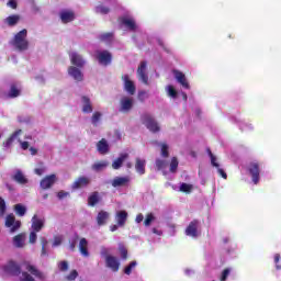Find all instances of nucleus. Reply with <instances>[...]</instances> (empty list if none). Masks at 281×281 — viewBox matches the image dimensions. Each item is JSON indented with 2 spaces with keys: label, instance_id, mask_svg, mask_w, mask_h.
<instances>
[{
  "label": "nucleus",
  "instance_id": "nucleus-5",
  "mask_svg": "<svg viewBox=\"0 0 281 281\" xmlns=\"http://www.w3.org/2000/svg\"><path fill=\"white\" fill-rule=\"evenodd\" d=\"M248 172L251 176L255 186H258V183H260V165L258 162H250Z\"/></svg>",
  "mask_w": 281,
  "mask_h": 281
},
{
  "label": "nucleus",
  "instance_id": "nucleus-52",
  "mask_svg": "<svg viewBox=\"0 0 281 281\" xmlns=\"http://www.w3.org/2000/svg\"><path fill=\"white\" fill-rule=\"evenodd\" d=\"M76 278H78V271L77 270H72L67 277L66 279L68 281H74L76 280Z\"/></svg>",
  "mask_w": 281,
  "mask_h": 281
},
{
  "label": "nucleus",
  "instance_id": "nucleus-23",
  "mask_svg": "<svg viewBox=\"0 0 281 281\" xmlns=\"http://www.w3.org/2000/svg\"><path fill=\"white\" fill-rule=\"evenodd\" d=\"M13 181L15 183H19L20 186H26L29 183L27 178H25V175H23V171L16 170L15 173L12 176Z\"/></svg>",
  "mask_w": 281,
  "mask_h": 281
},
{
  "label": "nucleus",
  "instance_id": "nucleus-19",
  "mask_svg": "<svg viewBox=\"0 0 281 281\" xmlns=\"http://www.w3.org/2000/svg\"><path fill=\"white\" fill-rule=\"evenodd\" d=\"M70 63L71 65H75V67H85V59L82 58V55L78 53L70 54Z\"/></svg>",
  "mask_w": 281,
  "mask_h": 281
},
{
  "label": "nucleus",
  "instance_id": "nucleus-2",
  "mask_svg": "<svg viewBox=\"0 0 281 281\" xmlns=\"http://www.w3.org/2000/svg\"><path fill=\"white\" fill-rule=\"evenodd\" d=\"M142 123L150 131V133H159L161 128L159 127V123L153 117V115L145 113L140 116Z\"/></svg>",
  "mask_w": 281,
  "mask_h": 281
},
{
  "label": "nucleus",
  "instance_id": "nucleus-26",
  "mask_svg": "<svg viewBox=\"0 0 281 281\" xmlns=\"http://www.w3.org/2000/svg\"><path fill=\"white\" fill-rule=\"evenodd\" d=\"M135 170L138 175H146V159L136 158Z\"/></svg>",
  "mask_w": 281,
  "mask_h": 281
},
{
  "label": "nucleus",
  "instance_id": "nucleus-64",
  "mask_svg": "<svg viewBox=\"0 0 281 281\" xmlns=\"http://www.w3.org/2000/svg\"><path fill=\"white\" fill-rule=\"evenodd\" d=\"M135 221L136 223H142L144 221V214L142 213L137 214Z\"/></svg>",
  "mask_w": 281,
  "mask_h": 281
},
{
  "label": "nucleus",
  "instance_id": "nucleus-13",
  "mask_svg": "<svg viewBox=\"0 0 281 281\" xmlns=\"http://www.w3.org/2000/svg\"><path fill=\"white\" fill-rule=\"evenodd\" d=\"M173 76H175L177 82H179V85H181V87H183V89H190V83L188 82V79L186 78V74H183L181 70H173Z\"/></svg>",
  "mask_w": 281,
  "mask_h": 281
},
{
  "label": "nucleus",
  "instance_id": "nucleus-22",
  "mask_svg": "<svg viewBox=\"0 0 281 281\" xmlns=\"http://www.w3.org/2000/svg\"><path fill=\"white\" fill-rule=\"evenodd\" d=\"M128 157L127 153L120 154V157H117L113 162H112V168L113 170H120L122 166L124 165V161H126V158Z\"/></svg>",
  "mask_w": 281,
  "mask_h": 281
},
{
  "label": "nucleus",
  "instance_id": "nucleus-45",
  "mask_svg": "<svg viewBox=\"0 0 281 281\" xmlns=\"http://www.w3.org/2000/svg\"><path fill=\"white\" fill-rule=\"evenodd\" d=\"M119 251L123 260H126V258H128V249H126V247L120 246Z\"/></svg>",
  "mask_w": 281,
  "mask_h": 281
},
{
  "label": "nucleus",
  "instance_id": "nucleus-42",
  "mask_svg": "<svg viewBox=\"0 0 281 281\" xmlns=\"http://www.w3.org/2000/svg\"><path fill=\"white\" fill-rule=\"evenodd\" d=\"M102 119V114L100 112H94L92 114V117H91V123L94 125V126H98V122H100V120Z\"/></svg>",
  "mask_w": 281,
  "mask_h": 281
},
{
  "label": "nucleus",
  "instance_id": "nucleus-20",
  "mask_svg": "<svg viewBox=\"0 0 281 281\" xmlns=\"http://www.w3.org/2000/svg\"><path fill=\"white\" fill-rule=\"evenodd\" d=\"M115 221L119 227H124L126 221H128V213L126 211H119L115 215Z\"/></svg>",
  "mask_w": 281,
  "mask_h": 281
},
{
  "label": "nucleus",
  "instance_id": "nucleus-50",
  "mask_svg": "<svg viewBox=\"0 0 281 281\" xmlns=\"http://www.w3.org/2000/svg\"><path fill=\"white\" fill-rule=\"evenodd\" d=\"M36 234H38V233L34 232V231L30 233L29 243L31 245H34V243H36V239L38 238V236Z\"/></svg>",
  "mask_w": 281,
  "mask_h": 281
},
{
  "label": "nucleus",
  "instance_id": "nucleus-46",
  "mask_svg": "<svg viewBox=\"0 0 281 281\" xmlns=\"http://www.w3.org/2000/svg\"><path fill=\"white\" fill-rule=\"evenodd\" d=\"M78 240H80V237L78 235H75V237L69 244L70 251H76V245L78 244Z\"/></svg>",
  "mask_w": 281,
  "mask_h": 281
},
{
  "label": "nucleus",
  "instance_id": "nucleus-53",
  "mask_svg": "<svg viewBox=\"0 0 281 281\" xmlns=\"http://www.w3.org/2000/svg\"><path fill=\"white\" fill-rule=\"evenodd\" d=\"M146 99H148V92H146V91H144V90L139 91V92H138V100H139L140 102H144V100H146Z\"/></svg>",
  "mask_w": 281,
  "mask_h": 281
},
{
  "label": "nucleus",
  "instance_id": "nucleus-61",
  "mask_svg": "<svg viewBox=\"0 0 281 281\" xmlns=\"http://www.w3.org/2000/svg\"><path fill=\"white\" fill-rule=\"evenodd\" d=\"M158 45H159L160 47H162V49H164L165 52H167V54H170V49H169L168 47H166V44H164V41H162V40H158Z\"/></svg>",
  "mask_w": 281,
  "mask_h": 281
},
{
  "label": "nucleus",
  "instance_id": "nucleus-62",
  "mask_svg": "<svg viewBox=\"0 0 281 281\" xmlns=\"http://www.w3.org/2000/svg\"><path fill=\"white\" fill-rule=\"evenodd\" d=\"M61 244H63V239L60 237H55L53 247H58Z\"/></svg>",
  "mask_w": 281,
  "mask_h": 281
},
{
  "label": "nucleus",
  "instance_id": "nucleus-1",
  "mask_svg": "<svg viewBox=\"0 0 281 281\" xmlns=\"http://www.w3.org/2000/svg\"><path fill=\"white\" fill-rule=\"evenodd\" d=\"M11 45L18 49V52H25L30 47V42L27 41V30L23 29L22 31L18 32L12 42Z\"/></svg>",
  "mask_w": 281,
  "mask_h": 281
},
{
  "label": "nucleus",
  "instance_id": "nucleus-9",
  "mask_svg": "<svg viewBox=\"0 0 281 281\" xmlns=\"http://www.w3.org/2000/svg\"><path fill=\"white\" fill-rule=\"evenodd\" d=\"M121 80L124 82V90L130 94V95H135V82L131 80V77L128 75H122Z\"/></svg>",
  "mask_w": 281,
  "mask_h": 281
},
{
  "label": "nucleus",
  "instance_id": "nucleus-41",
  "mask_svg": "<svg viewBox=\"0 0 281 281\" xmlns=\"http://www.w3.org/2000/svg\"><path fill=\"white\" fill-rule=\"evenodd\" d=\"M180 192H184L187 194H190V192H192V184H189V183H181L180 184Z\"/></svg>",
  "mask_w": 281,
  "mask_h": 281
},
{
  "label": "nucleus",
  "instance_id": "nucleus-7",
  "mask_svg": "<svg viewBox=\"0 0 281 281\" xmlns=\"http://www.w3.org/2000/svg\"><path fill=\"white\" fill-rule=\"evenodd\" d=\"M5 227H10L11 234H14V232H18V229L21 228V221H16V217H14V214H9L5 217Z\"/></svg>",
  "mask_w": 281,
  "mask_h": 281
},
{
  "label": "nucleus",
  "instance_id": "nucleus-57",
  "mask_svg": "<svg viewBox=\"0 0 281 281\" xmlns=\"http://www.w3.org/2000/svg\"><path fill=\"white\" fill-rule=\"evenodd\" d=\"M102 41H111L113 38V33H105L100 36Z\"/></svg>",
  "mask_w": 281,
  "mask_h": 281
},
{
  "label": "nucleus",
  "instance_id": "nucleus-3",
  "mask_svg": "<svg viewBox=\"0 0 281 281\" xmlns=\"http://www.w3.org/2000/svg\"><path fill=\"white\" fill-rule=\"evenodd\" d=\"M2 269L7 276H21V266L14 260L8 261Z\"/></svg>",
  "mask_w": 281,
  "mask_h": 281
},
{
  "label": "nucleus",
  "instance_id": "nucleus-36",
  "mask_svg": "<svg viewBox=\"0 0 281 281\" xmlns=\"http://www.w3.org/2000/svg\"><path fill=\"white\" fill-rule=\"evenodd\" d=\"M13 210L16 216H25V214L27 213V207H25V205L23 204H15L13 206Z\"/></svg>",
  "mask_w": 281,
  "mask_h": 281
},
{
  "label": "nucleus",
  "instance_id": "nucleus-39",
  "mask_svg": "<svg viewBox=\"0 0 281 281\" xmlns=\"http://www.w3.org/2000/svg\"><path fill=\"white\" fill-rule=\"evenodd\" d=\"M97 14H109L111 12V9L109 7L99 4L95 7Z\"/></svg>",
  "mask_w": 281,
  "mask_h": 281
},
{
  "label": "nucleus",
  "instance_id": "nucleus-38",
  "mask_svg": "<svg viewBox=\"0 0 281 281\" xmlns=\"http://www.w3.org/2000/svg\"><path fill=\"white\" fill-rule=\"evenodd\" d=\"M155 214L153 213H148L143 222V225L145 227H150V225L153 224V222L155 221Z\"/></svg>",
  "mask_w": 281,
  "mask_h": 281
},
{
  "label": "nucleus",
  "instance_id": "nucleus-21",
  "mask_svg": "<svg viewBox=\"0 0 281 281\" xmlns=\"http://www.w3.org/2000/svg\"><path fill=\"white\" fill-rule=\"evenodd\" d=\"M102 201V198H100V192L93 191L89 196H88V205L89 207H95L98 203Z\"/></svg>",
  "mask_w": 281,
  "mask_h": 281
},
{
  "label": "nucleus",
  "instance_id": "nucleus-6",
  "mask_svg": "<svg viewBox=\"0 0 281 281\" xmlns=\"http://www.w3.org/2000/svg\"><path fill=\"white\" fill-rule=\"evenodd\" d=\"M97 60L99 61V65L108 67L113 60V55H111L109 50H99L97 52Z\"/></svg>",
  "mask_w": 281,
  "mask_h": 281
},
{
  "label": "nucleus",
  "instance_id": "nucleus-4",
  "mask_svg": "<svg viewBox=\"0 0 281 281\" xmlns=\"http://www.w3.org/2000/svg\"><path fill=\"white\" fill-rule=\"evenodd\" d=\"M91 186V178L87 176L78 177L71 184V190H82L85 188H89Z\"/></svg>",
  "mask_w": 281,
  "mask_h": 281
},
{
  "label": "nucleus",
  "instance_id": "nucleus-29",
  "mask_svg": "<svg viewBox=\"0 0 281 281\" xmlns=\"http://www.w3.org/2000/svg\"><path fill=\"white\" fill-rule=\"evenodd\" d=\"M97 149L101 155H106V153H109V143L102 138L98 142Z\"/></svg>",
  "mask_w": 281,
  "mask_h": 281
},
{
  "label": "nucleus",
  "instance_id": "nucleus-56",
  "mask_svg": "<svg viewBox=\"0 0 281 281\" xmlns=\"http://www.w3.org/2000/svg\"><path fill=\"white\" fill-rule=\"evenodd\" d=\"M60 271H67L69 269V263L67 261L59 262Z\"/></svg>",
  "mask_w": 281,
  "mask_h": 281
},
{
  "label": "nucleus",
  "instance_id": "nucleus-37",
  "mask_svg": "<svg viewBox=\"0 0 281 281\" xmlns=\"http://www.w3.org/2000/svg\"><path fill=\"white\" fill-rule=\"evenodd\" d=\"M169 172H177V169L179 168V160L177 159V157H172L170 165H169Z\"/></svg>",
  "mask_w": 281,
  "mask_h": 281
},
{
  "label": "nucleus",
  "instance_id": "nucleus-28",
  "mask_svg": "<svg viewBox=\"0 0 281 281\" xmlns=\"http://www.w3.org/2000/svg\"><path fill=\"white\" fill-rule=\"evenodd\" d=\"M82 113H93V105L91 104V99L89 97H82Z\"/></svg>",
  "mask_w": 281,
  "mask_h": 281
},
{
  "label": "nucleus",
  "instance_id": "nucleus-31",
  "mask_svg": "<svg viewBox=\"0 0 281 281\" xmlns=\"http://www.w3.org/2000/svg\"><path fill=\"white\" fill-rule=\"evenodd\" d=\"M121 23L125 25V27L130 29L131 32H135L137 30V24H135V20L128 18H122Z\"/></svg>",
  "mask_w": 281,
  "mask_h": 281
},
{
  "label": "nucleus",
  "instance_id": "nucleus-32",
  "mask_svg": "<svg viewBox=\"0 0 281 281\" xmlns=\"http://www.w3.org/2000/svg\"><path fill=\"white\" fill-rule=\"evenodd\" d=\"M19 95H21V89L19 88V86H16V83H12L7 94V98H19Z\"/></svg>",
  "mask_w": 281,
  "mask_h": 281
},
{
  "label": "nucleus",
  "instance_id": "nucleus-15",
  "mask_svg": "<svg viewBox=\"0 0 281 281\" xmlns=\"http://www.w3.org/2000/svg\"><path fill=\"white\" fill-rule=\"evenodd\" d=\"M105 265L109 269H112V271L114 272L120 271V261L114 256L108 255L105 257Z\"/></svg>",
  "mask_w": 281,
  "mask_h": 281
},
{
  "label": "nucleus",
  "instance_id": "nucleus-44",
  "mask_svg": "<svg viewBox=\"0 0 281 281\" xmlns=\"http://www.w3.org/2000/svg\"><path fill=\"white\" fill-rule=\"evenodd\" d=\"M207 153H209V157H211V165L214 168H220L221 165H218V162H216V156H214V154H212V150L210 148H207Z\"/></svg>",
  "mask_w": 281,
  "mask_h": 281
},
{
  "label": "nucleus",
  "instance_id": "nucleus-58",
  "mask_svg": "<svg viewBox=\"0 0 281 281\" xmlns=\"http://www.w3.org/2000/svg\"><path fill=\"white\" fill-rule=\"evenodd\" d=\"M7 5L9 7V8H12V10H16V8H18V3H16V0H9V2L7 3Z\"/></svg>",
  "mask_w": 281,
  "mask_h": 281
},
{
  "label": "nucleus",
  "instance_id": "nucleus-35",
  "mask_svg": "<svg viewBox=\"0 0 281 281\" xmlns=\"http://www.w3.org/2000/svg\"><path fill=\"white\" fill-rule=\"evenodd\" d=\"M109 166V161L101 160L92 165V170L95 172H101V170H104Z\"/></svg>",
  "mask_w": 281,
  "mask_h": 281
},
{
  "label": "nucleus",
  "instance_id": "nucleus-10",
  "mask_svg": "<svg viewBox=\"0 0 281 281\" xmlns=\"http://www.w3.org/2000/svg\"><path fill=\"white\" fill-rule=\"evenodd\" d=\"M111 183L112 188H126L131 183V177H115Z\"/></svg>",
  "mask_w": 281,
  "mask_h": 281
},
{
  "label": "nucleus",
  "instance_id": "nucleus-18",
  "mask_svg": "<svg viewBox=\"0 0 281 281\" xmlns=\"http://www.w3.org/2000/svg\"><path fill=\"white\" fill-rule=\"evenodd\" d=\"M33 232H41L43 227H45V220L38 218V215H34L32 217V225H31Z\"/></svg>",
  "mask_w": 281,
  "mask_h": 281
},
{
  "label": "nucleus",
  "instance_id": "nucleus-48",
  "mask_svg": "<svg viewBox=\"0 0 281 281\" xmlns=\"http://www.w3.org/2000/svg\"><path fill=\"white\" fill-rule=\"evenodd\" d=\"M161 157H164L165 159L170 157V153L168 151V144L166 143L161 145Z\"/></svg>",
  "mask_w": 281,
  "mask_h": 281
},
{
  "label": "nucleus",
  "instance_id": "nucleus-59",
  "mask_svg": "<svg viewBox=\"0 0 281 281\" xmlns=\"http://www.w3.org/2000/svg\"><path fill=\"white\" fill-rule=\"evenodd\" d=\"M217 172L222 179H227V172H225V170L222 169L221 167L217 168Z\"/></svg>",
  "mask_w": 281,
  "mask_h": 281
},
{
  "label": "nucleus",
  "instance_id": "nucleus-34",
  "mask_svg": "<svg viewBox=\"0 0 281 281\" xmlns=\"http://www.w3.org/2000/svg\"><path fill=\"white\" fill-rule=\"evenodd\" d=\"M13 243L15 245V247H24L25 245V234L21 233L16 236L13 237Z\"/></svg>",
  "mask_w": 281,
  "mask_h": 281
},
{
  "label": "nucleus",
  "instance_id": "nucleus-30",
  "mask_svg": "<svg viewBox=\"0 0 281 281\" xmlns=\"http://www.w3.org/2000/svg\"><path fill=\"white\" fill-rule=\"evenodd\" d=\"M20 21H21V15L12 14L4 20V23H7L9 27H14V25H16Z\"/></svg>",
  "mask_w": 281,
  "mask_h": 281
},
{
  "label": "nucleus",
  "instance_id": "nucleus-25",
  "mask_svg": "<svg viewBox=\"0 0 281 281\" xmlns=\"http://www.w3.org/2000/svg\"><path fill=\"white\" fill-rule=\"evenodd\" d=\"M26 271H29L31 276L38 278V280H45V274L30 263H26Z\"/></svg>",
  "mask_w": 281,
  "mask_h": 281
},
{
  "label": "nucleus",
  "instance_id": "nucleus-33",
  "mask_svg": "<svg viewBox=\"0 0 281 281\" xmlns=\"http://www.w3.org/2000/svg\"><path fill=\"white\" fill-rule=\"evenodd\" d=\"M22 131L18 130L15 131L11 136H9L7 138V140L3 143V146L5 148H10V146H12V144H14V139H16V137H19V135H21Z\"/></svg>",
  "mask_w": 281,
  "mask_h": 281
},
{
  "label": "nucleus",
  "instance_id": "nucleus-47",
  "mask_svg": "<svg viewBox=\"0 0 281 281\" xmlns=\"http://www.w3.org/2000/svg\"><path fill=\"white\" fill-rule=\"evenodd\" d=\"M229 273H232V269L226 268L222 271V276L220 278V281H227V278H229Z\"/></svg>",
  "mask_w": 281,
  "mask_h": 281
},
{
  "label": "nucleus",
  "instance_id": "nucleus-60",
  "mask_svg": "<svg viewBox=\"0 0 281 281\" xmlns=\"http://www.w3.org/2000/svg\"><path fill=\"white\" fill-rule=\"evenodd\" d=\"M158 45H159L160 47H162V49H164L165 52H167V54H170V49H169L168 47H166V44H164V41H162V40H158Z\"/></svg>",
  "mask_w": 281,
  "mask_h": 281
},
{
  "label": "nucleus",
  "instance_id": "nucleus-54",
  "mask_svg": "<svg viewBox=\"0 0 281 281\" xmlns=\"http://www.w3.org/2000/svg\"><path fill=\"white\" fill-rule=\"evenodd\" d=\"M168 94H169L171 98H177V90L175 89V87L168 86Z\"/></svg>",
  "mask_w": 281,
  "mask_h": 281
},
{
  "label": "nucleus",
  "instance_id": "nucleus-24",
  "mask_svg": "<svg viewBox=\"0 0 281 281\" xmlns=\"http://www.w3.org/2000/svg\"><path fill=\"white\" fill-rule=\"evenodd\" d=\"M79 251L85 258H89V241L87 238H81L79 241Z\"/></svg>",
  "mask_w": 281,
  "mask_h": 281
},
{
  "label": "nucleus",
  "instance_id": "nucleus-11",
  "mask_svg": "<svg viewBox=\"0 0 281 281\" xmlns=\"http://www.w3.org/2000/svg\"><path fill=\"white\" fill-rule=\"evenodd\" d=\"M146 65H147L146 61H140L137 69L138 80H140L143 85H148V75L146 74Z\"/></svg>",
  "mask_w": 281,
  "mask_h": 281
},
{
  "label": "nucleus",
  "instance_id": "nucleus-55",
  "mask_svg": "<svg viewBox=\"0 0 281 281\" xmlns=\"http://www.w3.org/2000/svg\"><path fill=\"white\" fill-rule=\"evenodd\" d=\"M67 196H69V192H67V191H59L58 193H57V198L59 199V200H63V199H67Z\"/></svg>",
  "mask_w": 281,
  "mask_h": 281
},
{
  "label": "nucleus",
  "instance_id": "nucleus-43",
  "mask_svg": "<svg viewBox=\"0 0 281 281\" xmlns=\"http://www.w3.org/2000/svg\"><path fill=\"white\" fill-rule=\"evenodd\" d=\"M168 162L166 160L162 159H156V168L157 170H165V168H167Z\"/></svg>",
  "mask_w": 281,
  "mask_h": 281
},
{
  "label": "nucleus",
  "instance_id": "nucleus-17",
  "mask_svg": "<svg viewBox=\"0 0 281 281\" xmlns=\"http://www.w3.org/2000/svg\"><path fill=\"white\" fill-rule=\"evenodd\" d=\"M68 74L74 78V80H77V82H82L85 76L82 75V71L78 69L76 66H70L68 68Z\"/></svg>",
  "mask_w": 281,
  "mask_h": 281
},
{
  "label": "nucleus",
  "instance_id": "nucleus-12",
  "mask_svg": "<svg viewBox=\"0 0 281 281\" xmlns=\"http://www.w3.org/2000/svg\"><path fill=\"white\" fill-rule=\"evenodd\" d=\"M54 183H56V175L52 173L42 179L40 186L42 190H49Z\"/></svg>",
  "mask_w": 281,
  "mask_h": 281
},
{
  "label": "nucleus",
  "instance_id": "nucleus-16",
  "mask_svg": "<svg viewBox=\"0 0 281 281\" xmlns=\"http://www.w3.org/2000/svg\"><path fill=\"white\" fill-rule=\"evenodd\" d=\"M59 16H60L61 23H65V24L71 23V21L76 20V13L71 10H63L59 13Z\"/></svg>",
  "mask_w": 281,
  "mask_h": 281
},
{
  "label": "nucleus",
  "instance_id": "nucleus-51",
  "mask_svg": "<svg viewBox=\"0 0 281 281\" xmlns=\"http://www.w3.org/2000/svg\"><path fill=\"white\" fill-rule=\"evenodd\" d=\"M20 281H36V280L30 273L22 272V278L20 279Z\"/></svg>",
  "mask_w": 281,
  "mask_h": 281
},
{
  "label": "nucleus",
  "instance_id": "nucleus-63",
  "mask_svg": "<svg viewBox=\"0 0 281 281\" xmlns=\"http://www.w3.org/2000/svg\"><path fill=\"white\" fill-rule=\"evenodd\" d=\"M21 148L22 150H27L30 148V143L29 142H21Z\"/></svg>",
  "mask_w": 281,
  "mask_h": 281
},
{
  "label": "nucleus",
  "instance_id": "nucleus-49",
  "mask_svg": "<svg viewBox=\"0 0 281 281\" xmlns=\"http://www.w3.org/2000/svg\"><path fill=\"white\" fill-rule=\"evenodd\" d=\"M5 210V200L3 198H0V216H4Z\"/></svg>",
  "mask_w": 281,
  "mask_h": 281
},
{
  "label": "nucleus",
  "instance_id": "nucleus-8",
  "mask_svg": "<svg viewBox=\"0 0 281 281\" xmlns=\"http://www.w3.org/2000/svg\"><path fill=\"white\" fill-rule=\"evenodd\" d=\"M186 236H190L191 238L199 237V220H193L189 223L186 228Z\"/></svg>",
  "mask_w": 281,
  "mask_h": 281
},
{
  "label": "nucleus",
  "instance_id": "nucleus-14",
  "mask_svg": "<svg viewBox=\"0 0 281 281\" xmlns=\"http://www.w3.org/2000/svg\"><path fill=\"white\" fill-rule=\"evenodd\" d=\"M120 104H121V108L119 111L121 113H128V111L133 109V99L128 97H123L120 101Z\"/></svg>",
  "mask_w": 281,
  "mask_h": 281
},
{
  "label": "nucleus",
  "instance_id": "nucleus-27",
  "mask_svg": "<svg viewBox=\"0 0 281 281\" xmlns=\"http://www.w3.org/2000/svg\"><path fill=\"white\" fill-rule=\"evenodd\" d=\"M110 214L106 211H100L97 215V224L99 225V227H102V225H104L106 223V221H109L110 218Z\"/></svg>",
  "mask_w": 281,
  "mask_h": 281
},
{
  "label": "nucleus",
  "instance_id": "nucleus-40",
  "mask_svg": "<svg viewBox=\"0 0 281 281\" xmlns=\"http://www.w3.org/2000/svg\"><path fill=\"white\" fill-rule=\"evenodd\" d=\"M137 267V261H131L128 266L125 267L124 273L126 276H131L133 273V269Z\"/></svg>",
  "mask_w": 281,
  "mask_h": 281
}]
</instances>
